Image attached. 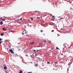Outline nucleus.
Instances as JSON below:
<instances>
[{"mask_svg":"<svg viewBox=\"0 0 73 73\" xmlns=\"http://www.w3.org/2000/svg\"><path fill=\"white\" fill-rule=\"evenodd\" d=\"M17 50H21V47L17 46L16 47Z\"/></svg>","mask_w":73,"mask_h":73,"instance_id":"nucleus-1","label":"nucleus"},{"mask_svg":"<svg viewBox=\"0 0 73 73\" xmlns=\"http://www.w3.org/2000/svg\"><path fill=\"white\" fill-rule=\"evenodd\" d=\"M27 32H26V30H25L22 33L23 35H24V34H26Z\"/></svg>","mask_w":73,"mask_h":73,"instance_id":"nucleus-2","label":"nucleus"},{"mask_svg":"<svg viewBox=\"0 0 73 73\" xmlns=\"http://www.w3.org/2000/svg\"><path fill=\"white\" fill-rule=\"evenodd\" d=\"M9 51L10 52H11V53H13V54H14V53L13 52V51L12 50V49H10L9 50Z\"/></svg>","mask_w":73,"mask_h":73,"instance_id":"nucleus-3","label":"nucleus"},{"mask_svg":"<svg viewBox=\"0 0 73 73\" xmlns=\"http://www.w3.org/2000/svg\"><path fill=\"white\" fill-rule=\"evenodd\" d=\"M4 69H5V70L7 69V67L6 66H4Z\"/></svg>","mask_w":73,"mask_h":73,"instance_id":"nucleus-4","label":"nucleus"},{"mask_svg":"<svg viewBox=\"0 0 73 73\" xmlns=\"http://www.w3.org/2000/svg\"><path fill=\"white\" fill-rule=\"evenodd\" d=\"M8 26H10V27H12V24H11V23H9L8 24Z\"/></svg>","mask_w":73,"mask_h":73,"instance_id":"nucleus-5","label":"nucleus"},{"mask_svg":"<svg viewBox=\"0 0 73 73\" xmlns=\"http://www.w3.org/2000/svg\"><path fill=\"white\" fill-rule=\"evenodd\" d=\"M38 64H37V63L36 64H35V66H38Z\"/></svg>","mask_w":73,"mask_h":73,"instance_id":"nucleus-6","label":"nucleus"},{"mask_svg":"<svg viewBox=\"0 0 73 73\" xmlns=\"http://www.w3.org/2000/svg\"><path fill=\"white\" fill-rule=\"evenodd\" d=\"M34 43H35V42H30V44H31V45H33V44H34Z\"/></svg>","mask_w":73,"mask_h":73,"instance_id":"nucleus-7","label":"nucleus"},{"mask_svg":"<svg viewBox=\"0 0 73 73\" xmlns=\"http://www.w3.org/2000/svg\"><path fill=\"white\" fill-rule=\"evenodd\" d=\"M64 46H68V44H66V43H65V44H64Z\"/></svg>","mask_w":73,"mask_h":73,"instance_id":"nucleus-8","label":"nucleus"},{"mask_svg":"<svg viewBox=\"0 0 73 73\" xmlns=\"http://www.w3.org/2000/svg\"><path fill=\"white\" fill-rule=\"evenodd\" d=\"M23 19L22 18H21L20 19H17V21H19V20H22Z\"/></svg>","mask_w":73,"mask_h":73,"instance_id":"nucleus-9","label":"nucleus"},{"mask_svg":"<svg viewBox=\"0 0 73 73\" xmlns=\"http://www.w3.org/2000/svg\"><path fill=\"white\" fill-rule=\"evenodd\" d=\"M3 23L2 22V21H1V22L0 23V25H2L3 24Z\"/></svg>","mask_w":73,"mask_h":73,"instance_id":"nucleus-10","label":"nucleus"},{"mask_svg":"<svg viewBox=\"0 0 73 73\" xmlns=\"http://www.w3.org/2000/svg\"><path fill=\"white\" fill-rule=\"evenodd\" d=\"M0 20H2L1 21H3L4 20V19H2V18H0Z\"/></svg>","mask_w":73,"mask_h":73,"instance_id":"nucleus-11","label":"nucleus"},{"mask_svg":"<svg viewBox=\"0 0 73 73\" xmlns=\"http://www.w3.org/2000/svg\"><path fill=\"white\" fill-rule=\"evenodd\" d=\"M43 42L45 43H46V40H44V41H43Z\"/></svg>","mask_w":73,"mask_h":73,"instance_id":"nucleus-12","label":"nucleus"},{"mask_svg":"<svg viewBox=\"0 0 73 73\" xmlns=\"http://www.w3.org/2000/svg\"><path fill=\"white\" fill-rule=\"evenodd\" d=\"M0 35L1 36H4V34L3 33L0 34Z\"/></svg>","mask_w":73,"mask_h":73,"instance_id":"nucleus-13","label":"nucleus"},{"mask_svg":"<svg viewBox=\"0 0 73 73\" xmlns=\"http://www.w3.org/2000/svg\"><path fill=\"white\" fill-rule=\"evenodd\" d=\"M24 53H27V51L26 50H25L24 51Z\"/></svg>","mask_w":73,"mask_h":73,"instance_id":"nucleus-14","label":"nucleus"},{"mask_svg":"<svg viewBox=\"0 0 73 73\" xmlns=\"http://www.w3.org/2000/svg\"><path fill=\"white\" fill-rule=\"evenodd\" d=\"M23 73V71H20L19 72V73Z\"/></svg>","mask_w":73,"mask_h":73,"instance_id":"nucleus-15","label":"nucleus"},{"mask_svg":"<svg viewBox=\"0 0 73 73\" xmlns=\"http://www.w3.org/2000/svg\"><path fill=\"white\" fill-rule=\"evenodd\" d=\"M40 32H43V30H40Z\"/></svg>","mask_w":73,"mask_h":73,"instance_id":"nucleus-16","label":"nucleus"},{"mask_svg":"<svg viewBox=\"0 0 73 73\" xmlns=\"http://www.w3.org/2000/svg\"><path fill=\"white\" fill-rule=\"evenodd\" d=\"M30 19H31V20H33V18H31Z\"/></svg>","mask_w":73,"mask_h":73,"instance_id":"nucleus-17","label":"nucleus"},{"mask_svg":"<svg viewBox=\"0 0 73 73\" xmlns=\"http://www.w3.org/2000/svg\"><path fill=\"white\" fill-rule=\"evenodd\" d=\"M56 49H59L60 50V49H59V48H58V47H56Z\"/></svg>","mask_w":73,"mask_h":73,"instance_id":"nucleus-18","label":"nucleus"},{"mask_svg":"<svg viewBox=\"0 0 73 73\" xmlns=\"http://www.w3.org/2000/svg\"><path fill=\"white\" fill-rule=\"evenodd\" d=\"M40 44H41V45H43V44L42 43H40Z\"/></svg>","mask_w":73,"mask_h":73,"instance_id":"nucleus-19","label":"nucleus"},{"mask_svg":"<svg viewBox=\"0 0 73 73\" xmlns=\"http://www.w3.org/2000/svg\"><path fill=\"white\" fill-rule=\"evenodd\" d=\"M8 41H9L8 40H5L6 42H8Z\"/></svg>","mask_w":73,"mask_h":73,"instance_id":"nucleus-20","label":"nucleus"},{"mask_svg":"<svg viewBox=\"0 0 73 73\" xmlns=\"http://www.w3.org/2000/svg\"><path fill=\"white\" fill-rule=\"evenodd\" d=\"M5 29V28H4L3 29V31H4Z\"/></svg>","mask_w":73,"mask_h":73,"instance_id":"nucleus-21","label":"nucleus"},{"mask_svg":"<svg viewBox=\"0 0 73 73\" xmlns=\"http://www.w3.org/2000/svg\"><path fill=\"white\" fill-rule=\"evenodd\" d=\"M5 48H6L7 50L8 49V48H7V46H6Z\"/></svg>","mask_w":73,"mask_h":73,"instance_id":"nucleus-22","label":"nucleus"},{"mask_svg":"<svg viewBox=\"0 0 73 73\" xmlns=\"http://www.w3.org/2000/svg\"><path fill=\"white\" fill-rule=\"evenodd\" d=\"M55 64H58V62H54Z\"/></svg>","mask_w":73,"mask_h":73,"instance_id":"nucleus-23","label":"nucleus"},{"mask_svg":"<svg viewBox=\"0 0 73 73\" xmlns=\"http://www.w3.org/2000/svg\"><path fill=\"white\" fill-rule=\"evenodd\" d=\"M28 73H32V72H28Z\"/></svg>","mask_w":73,"mask_h":73,"instance_id":"nucleus-24","label":"nucleus"},{"mask_svg":"<svg viewBox=\"0 0 73 73\" xmlns=\"http://www.w3.org/2000/svg\"><path fill=\"white\" fill-rule=\"evenodd\" d=\"M61 19H64V18H61V19H60V20H61Z\"/></svg>","mask_w":73,"mask_h":73,"instance_id":"nucleus-25","label":"nucleus"},{"mask_svg":"<svg viewBox=\"0 0 73 73\" xmlns=\"http://www.w3.org/2000/svg\"><path fill=\"white\" fill-rule=\"evenodd\" d=\"M37 19H39V18H40V17H37Z\"/></svg>","mask_w":73,"mask_h":73,"instance_id":"nucleus-26","label":"nucleus"},{"mask_svg":"<svg viewBox=\"0 0 73 73\" xmlns=\"http://www.w3.org/2000/svg\"><path fill=\"white\" fill-rule=\"evenodd\" d=\"M54 16H52V17H53V18H54Z\"/></svg>","mask_w":73,"mask_h":73,"instance_id":"nucleus-27","label":"nucleus"},{"mask_svg":"<svg viewBox=\"0 0 73 73\" xmlns=\"http://www.w3.org/2000/svg\"><path fill=\"white\" fill-rule=\"evenodd\" d=\"M51 20H52V21H54V19H52Z\"/></svg>","mask_w":73,"mask_h":73,"instance_id":"nucleus-28","label":"nucleus"},{"mask_svg":"<svg viewBox=\"0 0 73 73\" xmlns=\"http://www.w3.org/2000/svg\"><path fill=\"white\" fill-rule=\"evenodd\" d=\"M34 52H36V50H34Z\"/></svg>","mask_w":73,"mask_h":73,"instance_id":"nucleus-29","label":"nucleus"},{"mask_svg":"<svg viewBox=\"0 0 73 73\" xmlns=\"http://www.w3.org/2000/svg\"><path fill=\"white\" fill-rule=\"evenodd\" d=\"M50 62H47V64H50Z\"/></svg>","mask_w":73,"mask_h":73,"instance_id":"nucleus-30","label":"nucleus"},{"mask_svg":"<svg viewBox=\"0 0 73 73\" xmlns=\"http://www.w3.org/2000/svg\"><path fill=\"white\" fill-rule=\"evenodd\" d=\"M5 31H7V30L5 29V30H4Z\"/></svg>","mask_w":73,"mask_h":73,"instance_id":"nucleus-31","label":"nucleus"},{"mask_svg":"<svg viewBox=\"0 0 73 73\" xmlns=\"http://www.w3.org/2000/svg\"><path fill=\"white\" fill-rule=\"evenodd\" d=\"M2 40V39L0 38V41H1V40Z\"/></svg>","mask_w":73,"mask_h":73,"instance_id":"nucleus-32","label":"nucleus"},{"mask_svg":"<svg viewBox=\"0 0 73 73\" xmlns=\"http://www.w3.org/2000/svg\"><path fill=\"white\" fill-rule=\"evenodd\" d=\"M1 43H2V42H1V41H0V44H1Z\"/></svg>","mask_w":73,"mask_h":73,"instance_id":"nucleus-33","label":"nucleus"},{"mask_svg":"<svg viewBox=\"0 0 73 73\" xmlns=\"http://www.w3.org/2000/svg\"><path fill=\"white\" fill-rule=\"evenodd\" d=\"M35 54H36V52H35Z\"/></svg>","mask_w":73,"mask_h":73,"instance_id":"nucleus-34","label":"nucleus"},{"mask_svg":"<svg viewBox=\"0 0 73 73\" xmlns=\"http://www.w3.org/2000/svg\"><path fill=\"white\" fill-rule=\"evenodd\" d=\"M5 72L6 73H7V71H5Z\"/></svg>","mask_w":73,"mask_h":73,"instance_id":"nucleus-35","label":"nucleus"},{"mask_svg":"<svg viewBox=\"0 0 73 73\" xmlns=\"http://www.w3.org/2000/svg\"><path fill=\"white\" fill-rule=\"evenodd\" d=\"M52 32H54V30L52 31Z\"/></svg>","mask_w":73,"mask_h":73,"instance_id":"nucleus-36","label":"nucleus"},{"mask_svg":"<svg viewBox=\"0 0 73 73\" xmlns=\"http://www.w3.org/2000/svg\"><path fill=\"white\" fill-rule=\"evenodd\" d=\"M43 66H42V67H43Z\"/></svg>","mask_w":73,"mask_h":73,"instance_id":"nucleus-37","label":"nucleus"},{"mask_svg":"<svg viewBox=\"0 0 73 73\" xmlns=\"http://www.w3.org/2000/svg\"><path fill=\"white\" fill-rule=\"evenodd\" d=\"M44 35H45V34H44Z\"/></svg>","mask_w":73,"mask_h":73,"instance_id":"nucleus-38","label":"nucleus"},{"mask_svg":"<svg viewBox=\"0 0 73 73\" xmlns=\"http://www.w3.org/2000/svg\"><path fill=\"white\" fill-rule=\"evenodd\" d=\"M42 68V69H44V68Z\"/></svg>","mask_w":73,"mask_h":73,"instance_id":"nucleus-39","label":"nucleus"},{"mask_svg":"<svg viewBox=\"0 0 73 73\" xmlns=\"http://www.w3.org/2000/svg\"><path fill=\"white\" fill-rule=\"evenodd\" d=\"M27 36H28V35H27Z\"/></svg>","mask_w":73,"mask_h":73,"instance_id":"nucleus-40","label":"nucleus"}]
</instances>
